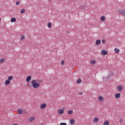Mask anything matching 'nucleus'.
<instances>
[{
  "label": "nucleus",
  "instance_id": "f257e3e1",
  "mask_svg": "<svg viewBox=\"0 0 125 125\" xmlns=\"http://www.w3.org/2000/svg\"><path fill=\"white\" fill-rule=\"evenodd\" d=\"M31 85L33 88L34 89H37V88H39L40 86H41V84L37 82V80H33L31 82Z\"/></svg>",
  "mask_w": 125,
  "mask_h": 125
},
{
  "label": "nucleus",
  "instance_id": "f03ea898",
  "mask_svg": "<svg viewBox=\"0 0 125 125\" xmlns=\"http://www.w3.org/2000/svg\"><path fill=\"white\" fill-rule=\"evenodd\" d=\"M18 113L20 114V115H21L22 114H26V113H27V111L24 109L20 108L18 110Z\"/></svg>",
  "mask_w": 125,
  "mask_h": 125
},
{
  "label": "nucleus",
  "instance_id": "7ed1b4c3",
  "mask_svg": "<svg viewBox=\"0 0 125 125\" xmlns=\"http://www.w3.org/2000/svg\"><path fill=\"white\" fill-rule=\"evenodd\" d=\"M46 108V104L42 103L40 105V108L41 110H44Z\"/></svg>",
  "mask_w": 125,
  "mask_h": 125
},
{
  "label": "nucleus",
  "instance_id": "20e7f679",
  "mask_svg": "<svg viewBox=\"0 0 125 125\" xmlns=\"http://www.w3.org/2000/svg\"><path fill=\"white\" fill-rule=\"evenodd\" d=\"M12 80V79H8L5 80L4 82L5 85H9V84H10V83Z\"/></svg>",
  "mask_w": 125,
  "mask_h": 125
},
{
  "label": "nucleus",
  "instance_id": "39448f33",
  "mask_svg": "<svg viewBox=\"0 0 125 125\" xmlns=\"http://www.w3.org/2000/svg\"><path fill=\"white\" fill-rule=\"evenodd\" d=\"M118 13L123 15V16H124V17H125V9H122V10H119L118 11Z\"/></svg>",
  "mask_w": 125,
  "mask_h": 125
},
{
  "label": "nucleus",
  "instance_id": "423d86ee",
  "mask_svg": "<svg viewBox=\"0 0 125 125\" xmlns=\"http://www.w3.org/2000/svg\"><path fill=\"white\" fill-rule=\"evenodd\" d=\"M28 120L30 123H33V122H35V121H36V117L34 116L30 117L29 118Z\"/></svg>",
  "mask_w": 125,
  "mask_h": 125
},
{
  "label": "nucleus",
  "instance_id": "0eeeda50",
  "mask_svg": "<svg viewBox=\"0 0 125 125\" xmlns=\"http://www.w3.org/2000/svg\"><path fill=\"white\" fill-rule=\"evenodd\" d=\"M101 54H102V55H107V54H108V52L105 50L103 49L101 51Z\"/></svg>",
  "mask_w": 125,
  "mask_h": 125
},
{
  "label": "nucleus",
  "instance_id": "6e6552de",
  "mask_svg": "<svg viewBox=\"0 0 125 125\" xmlns=\"http://www.w3.org/2000/svg\"><path fill=\"white\" fill-rule=\"evenodd\" d=\"M114 97L115 98H116V99H120V98H121V93H118L115 94L114 95Z\"/></svg>",
  "mask_w": 125,
  "mask_h": 125
},
{
  "label": "nucleus",
  "instance_id": "1a4fd4ad",
  "mask_svg": "<svg viewBox=\"0 0 125 125\" xmlns=\"http://www.w3.org/2000/svg\"><path fill=\"white\" fill-rule=\"evenodd\" d=\"M58 113L59 115H63L64 114V109H60L58 110Z\"/></svg>",
  "mask_w": 125,
  "mask_h": 125
},
{
  "label": "nucleus",
  "instance_id": "9d476101",
  "mask_svg": "<svg viewBox=\"0 0 125 125\" xmlns=\"http://www.w3.org/2000/svg\"><path fill=\"white\" fill-rule=\"evenodd\" d=\"M98 101L99 102H102V101H104V98L102 96H100L98 98Z\"/></svg>",
  "mask_w": 125,
  "mask_h": 125
},
{
  "label": "nucleus",
  "instance_id": "9b49d317",
  "mask_svg": "<svg viewBox=\"0 0 125 125\" xmlns=\"http://www.w3.org/2000/svg\"><path fill=\"white\" fill-rule=\"evenodd\" d=\"M5 62V58H0V64H3Z\"/></svg>",
  "mask_w": 125,
  "mask_h": 125
},
{
  "label": "nucleus",
  "instance_id": "f8f14e48",
  "mask_svg": "<svg viewBox=\"0 0 125 125\" xmlns=\"http://www.w3.org/2000/svg\"><path fill=\"white\" fill-rule=\"evenodd\" d=\"M94 123H95V124H97V123H98V122H99V118H98V117H95L93 120Z\"/></svg>",
  "mask_w": 125,
  "mask_h": 125
},
{
  "label": "nucleus",
  "instance_id": "ddd939ff",
  "mask_svg": "<svg viewBox=\"0 0 125 125\" xmlns=\"http://www.w3.org/2000/svg\"><path fill=\"white\" fill-rule=\"evenodd\" d=\"M101 43V40H100V39L96 40L95 42L96 45H100Z\"/></svg>",
  "mask_w": 125,
  "mask_h": 125
},
{
  "label": "nucleus",
  "instance_id": "4468645a",
  "mask_svg": "<svg viewBox=\"0 0 125 125\" xmlns=\"http://www.w3.org/2000/svg\"><path fill=\"white\" fill-rule=\"evenodd\" d=\"M114 52L116 54H119V53H120V49H118V48H115Z\"/></svg>",
  "mask_w": 125,
  "mask_h": 125
},
{
  "label": "nucleus",
  "instance_id": "2eb2a0df",
  "mask_svg": "<svg viewBox=\"0 0 125 125\" xmlns=\"http://www.w3.org/2000/svg\"><path fill=\"white\" fill-rule=\"evenodd\" d=\"M89 63L91 65H95V64H96V61L95 60H92L89 61Z\"/></svg>",
  "mask_w": 125,
  "mask_h": 125
},
{
  "label": "nucleus",
  "instance_id": "dca6fc26",
  "mask_svg": "<svg viewBox=\"0 0 125 125\" xmlns=\"http://www.w3.org/2000/svg\"><path fill=\"white\" fill-rule=\"evenodd\" d=\"M117 90L118 91H123V86H117Z\"/></svg>",
  "mask_w": 125,
  "mask_h": 125
},
{
  "label": "nucleus",
  "instance_id": "f3484780",
  "mask_svg": "<svg viewBox=\"0 0 125 125\" xmlns=\"http://www.w3.org/2000/svg\"><path fill=\"white\" fill-rule=\"evenodd\" d=\"M110 125V123L108 120L105 121L103 124V125Z\"/></svg>",
  "mask_w": 125,
  "mask_h": 125
},
{
  "label": "nucleus",
  "instance_id": "a211bd4d",
  "mask_svg": "<svg viewBox=\"0 0 125 125\" xmlns=\"http://www.w3.org/2000/svg\"><path fill=\"white\" fill-rule=\"evenodd\" d=\"M74 113V111H73L72 110H69L67 111L68 115H73V113Z\"/></svg>",
  "mask_w": 125,
  "mask_h": 125
},
{
  "label": "nucleus",
  "instance_id": "6ab92c4d",
  "mask_svg": "<svg viewBox=\"0 0 125 125\" xmlns=\"http://www.w3.org/2000/svg\"><path fill=\"white\" fill-rule=\"evenodd\" d=\"M100 20L101 21H105L106 20V17H105L104 16H103L101 17Z\"/></svg>",
  "mask_w": 125,
  "mask_h": 125
},
{
  "label": "nucleus",
  "instance_id": "aec40b11",
  "mask_svg": "<svg viewBox=\"0 0 125 125\" xmlns=\"http://www.w3.org/2000/svg\"><path fill=\"white\" fill-rule=\"evenodd\" d=\"M11 22L12 23H14V22H16V18H12L11 19Z\"/></svg>",
  "mask_w": 125,
  "mask_h": 125
},
{
  "label": "nucleus",
  "instance_id": "412c9836",
  "mask_svg": "<svg viewBox=\"0 0 125 125\" xmlns=\"http://www.w3.org/2000/svg\"><path fill=\"white\" fill-rule=\"evenodd\" d=\"M70 124V125H74L75 124V120L74 119H71L69 121Z\"/></svg>",
  "mask_w": 125,
  "mask_h": 125
},
{
  "label": "nucleus",
  "instance_id": "4be33fe9",
  "mask_svg": "<svg viewBox=\"0 0 125 125\" xmlns=\"http://www.w3.org/2000/svg\"><path fill=\"white\" fill-rule=\"evenodd\" d=\"M20 40L21 41H23L24 40H25V36L24 35H21L20 37Z\"/></svg>",
  "mask_w": 125,
  "mask_h": 125
},
{
  "label": "nucleus",
  "instance_id": "5701e85b",
  "mask_svg": "<svg viewBox=\"0 0 125 125\" xmlns=\"http://www.w3.org/2000/svg\"><path fill=\"white\" fill-rule=\"evenodd\" d=\"M25 12H26V9H22L21 10V14H23V13H25Z\"/></svg>",
  "mask_w": 125,
  "mask_h": 125
},
{
  "label": "nucleus",
  "instance_id": "b1692460",
  "mask_svg": "<svg viewBox=\"0 0 125 125\" xmlns=\"http://www.w3.org/2000/svg\"><path fill=\"white\" fill-rule=\"evenodd\" d=\"M52 25V23H51V22H48L47 23V27H48V28H51Z\"/></svg>",
  "mask_w": 125,
  "mask_h": 125
},
{
  "label": "nucleus",
  "instance_id": "393cba45",
  "mask_svg": "<svg viewBox=\"0 0 125 125\" xmlns=\"http://www.w3.org/2000/svg\"><path fill=\"white\" fill-rule=\"evenodd\" d=\"M113 77V73H109L108 74V78H112Z\"/></svg>",
  "mask_w": 125,
  "mask_h": 125
},
{
  "label": "nucleus",
  "instance_id": "a878e982",
  "mask_svg": "<svg viewBox=\"0 0 125 125\" xmlns=\"http://www.w3.org/2000/svg\"><path fill=\"white\" fill-rule=\"evenodd\" d=\"M77 83H82V79H79L76 81Z\"/></svg>",
  "mask_w": 125,
  "mask_h": 125
},
{
  "label": "nucleus",
  "instance_id": "bb28decb",
  "mask_svg": "<svg viewBox=\"0 0 125 125\" xmlns=\"http://www.w3.org/2000/svg\"><path fill=\"white\" fill-rule=\"evenodd\" d=\"M20 4V2L19 1H17L16 2V5H19Z\"/></svg>",
  "mask_w": 125,
  "mask_h": 125
},
{
  "label": "nucleus",
  "instance_id": "cd10ccee",
  "mask_svg": "<svg viewBox=\"0 0 125 125\" xmlns=\"http://www.w3.org/2000/svg\"><path fill=\"white\" fill-rule=\"evenodd\" d=\"M60 125H67L66 123H61Z\"/></svg>",
  "mask_w": 125,
  "mask_h": 125
},
{
  "label": "nucleus",
  "instance_id": "c85d7f7f",
  "mask_svg": "<svg viewBox=\"0 0 125 125\" xmlns=\"http://www.w3.org/2000/svg\"><path fill=\"white\" fill-rule=\"evenodd\" d=\"M61 65H64V64H65V61H62L61 62Z\"/></svg>",
  "mask_w": 125,
  "mask_h": 125
},
{
  "label": "nucleus",
  "instance_id": "c756f323",
  "mask_svg": "<svg viewBox=\"0 0 125 125\" xmlns=\"http://www.w3.org/2000/svg\"><path fill=\"white\" fill-rule=\"evenodd\" d=\"M102 43H105V42H106V40L103 39L102 40Z\"/></svg>",
  "mask_w": 125,
  "mask_h": 125
},
{
  "label": "nucleus",
  "instance_id": "7c9ffc66",
  "mask_svg": "<svg viewBox=\"0 0 125 125\" xmlns=\"http://www.w3.org/2000/svg\"><path fill=\"white\" fill-rule=\"evenodd\" d=\"M120 123H123L124 122V120L123 119L121 118L119 121Z\"/></svg>",
  "mask_w": 125,
  "mask_h": 125
},
{
  "label": "nucleus",
  "instance_id": "2f4dec72",
  "mask_svg": "<svg viewBox=\"0 0 125 125\" xmlns=\"http://www.w3.org/2000/svg\"><path fill=\"white\" fill-rule=\"evenodd\" d=\"M26 79H32V76H28Z\"/></svg>",
  "mask_w": 125,
  "mask_h": 125
},
{
  "label": "nucleus",
  "instance_id": "473e14b6",
  "mask_svg": "<svg viewBox=\"0 0 125 125\" xmlns=\"http://www.w3.org/2000/svg\"><path fill=\"white\" fill-rule=\"evenodd\" d=\"M30 81H31V79H26V82H27V83H28V82H30Z\"/></svg>",
  "mask_w": 125,
  "mask_h": 125
},
{
  "label": "nucleus",
  "instance_id": "72a5a7b5",
  "mask_svg": "<svg viewBox=\"0 0 125 125\" xmlns=\"http://www.w3.org/2000/svg\"><path fill=\"white\" fill-rule=\"evenodd\" d=\"M8 79H13V76H9V77H8Z\"/></svg>",
  "mask_w": 125,
  "mask_h": 125
},
{
  "label": "nucleus",
  "instance_id": "f704fd0d",
  "mask_svg": "<svg viewBox=\"0 0 125 125\" xmlns=\"http://www.w3.org/2000/svg\"><path fill=\"white\" fill-rule=\"evenodd\" d=\"M84 7V6H83V5H82V6H81V8L82 9H83V8Z\"/></svg>",
  "mask_w": 125,
  "mask_h": 125
},
{
  "label": "nucleus",
  "instance_id": "c9c22d12",
  "mask_svg": "<svg viewBox=\"0 0 125 125\" xmlns=\"http://www.w3.org/2000/svg\"><path fill=\"white\" fill-rule=\"evenodd\" d=\"M79 94H80V95H83V92H81V93H79Z\"/></svg>",
  "mask_w": 125,
  "mask_h": 125
},
{
  "label": "nucleus",
  "instance_id": "e433bc0d",
  "mask_svg": "<svg viewBox=\"0 0 125 125\" xmlns=\"http://www.w3.org/2000/svg\"><path fill=\"white\" fill-rule=\"evenodd\" d=\"M13 125H17V124H13Z\"/></svg>",
  "mask_w": 125,
  "mask_h": 125
},
{
  "label": "nucleus",
  "instance_id": "4c0bfd02",
  "mask_svg": "<svg viewBox=\"0 0 125 125\" xmlns=\"http://www.w3.org/2000/svg\"><path fill=\"white\" fill-rule=\"evenodd\" d=\"M1 20V19L0 18V22Z\"/></svg>",
  "mask_w": 125,
  "mask_h": 125
}]
</instances>
